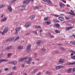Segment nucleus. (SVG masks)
I'll list each match as a JSON object with an SVG mask.
<instances>
[{"label":"nucleus","instance_id":"f257e3e1","mask_svg":"<svg viewBox=\"0 0 75 75\" xmlns=\"http://www.w3.org/2000/svg\"><path fill=\"white\" fill-rule=\"evenodd\" d=\"M28 59V61L26 62V64H29L31 62V57H25L23 58H21L19 60V62H21L22 61H23L24 60H26V59Z\"/></svg>","mask_w":75,"mask_h":75},{"label":"nucleus","instance_id":"bf43d9fd","mask_svg":"<svg viewBox=\"0 0 75 75\" xmlns=\"http://www.w3.org/2000/svg\"><path fill=\"white\" fill-rule=\"evenodd\" d=\"M3 55V53H2L1 54V56Z\"/></svg>","mask_w":75,"mask_h":75},{"label":"nucleus","instance_id":"393cba45","mask_svg":"<svg viewBox=\"0 0 75 75\" xmlns=\"http://www.w3.org/2000/svg\"><path fill=\"white\" fill-rule=\"evenodd\" d=\"M17 63V62L16 61H14L12 62V64H13V65H15Z\"/></svg>","mask_w":75,"mask_h":75},{"label":"nucleus","instance_id":"a878e982","mask_svg":"<svg viewBox=\"0 0 75 75\" xmlns=\"http://www.w3.org/2000/svg\"><path fill=\"white\" fill-rule=\"evenodd\" d=\"M71 58L72 59H75V55L71 56Z\"/></svg>","mask_w":75,"mask_h":75},{"label":"nucleus","instance_id":"680f3d73","mask_svg":"<svg viewBox=\"0 0 75 75\" xmlns=\"http://www.w3.org/2000/svg\"><path fill=\"white\" fill-rule=\"evenodd\" d=\"M23 7L24 8H25V6L23 5Z\"/></svg>","mask_w":75,"mask_h":75},{"label":"nucleus","instance_id":"72a5a7b5","mask_svg":"<svg viewBox=\"0 0 75 75\" xmlns=\"http://www.w3.org/2000/svg\"><path fill=\"white\" fill-rule=\"evenodd\" d=\"M4 7V6L3 5H0V8H2Z\"/></svg>","mask_w":75,"mask_h":75},{"label":"nucleus","instance_id":"774afa93","mask_svg":"<svg viewBox=\"0 0 75 75\" xmlns=\"http://www.w3.org/2000/svg\"><path fill=\"white\" fill-rule=\"evenodd\" d=\"M24 75H27V74L25 73L24 74Z\"/></svg>","mask_w":75,"mask_h":75},{"label":"nucleus","instance_id":"473e14b6","mask_svg":"<svg viewBox=\"0 0 75 75\" xmlns=\"http://www.w3.org/2000/svg\"><path fill=\"white\" fill-rule=\"evenodd\" d=\"M18 39H19V37L18 36L14 40V41H16V40H18Z\"/></svg>","mask_w":75,"mask_h":75},{"label":"nucleus","instance_id":"f3484780","mask_svg":"<svg viewBox=\"0 0 75 75\" xmlns=\"http://www.w3.org/2000/svg\"><path fill=\"white\" fill-rule=\"evenodd\" d=\"M8 9L10 11H12V8L10 6H8Z\"/></svg>","mask_w":75,"mask_h":75},{"label":"nucleus","instance_id":"69168bd1","mask_svg":"<svg viewBox=\"0 0 75 75\" xmlns=\"http://www.w3.org/2000/svg\"><path fill=\"white\" fill-rule=\"evenodd\" d=\"M73 45H75V42H73Z\"/></svg>","mask_w":75,"mask_h":75},{"label":"nucleus","instance_id":"37998d69","mask_svg":"<svg viewBox=\"0 0 75 75\" xmlns=\"http://www.w3.org/2000/svg\"><path fill=\"white\" fill-rule=\"evenodd\" d=\"M42 50H43V51H45V49L44 48H43L42 49Z\"/></svg>","mask_w":75,"mask_h":75},{"label":"nucleus","instance_id":"338daca9","mask_svg":"<svg viewBox=\"0 0 75 75\" xmlns=\"http://www.w3.org/2000/svg\"><path fill=\"white\" fill-rule=\"evenodd\" d=\"M42 1H44V2H46V1H45V0H42Z\"/></svg>","mask_w":75,"mask_h":75},{"label":"nucleus","instance_id":"de8ad7c7","mask_svg":"<svg viewBox=\"0 0 75 75\" xmlns=\"http://www.w3.org/2000/svg\"><path fill=\"white\" fill-rule=\"evenodd\" d=\"M70 43V44H71L74 45V42H72V41H71Z\"/></svg>","mask_w":75,"mask_h":75},{"label":"nucleus","instance_id":"9b49d317","mask_svg":"<svg viewBox=\"0 0 75 75\" xmlns=\"http://www.w3.org/2000/svg\"><path fill=\"white\" fill-rule=\"evenodd\" d=\"M67 64L68 65H75V62H74L72 63L68 62L67 63Z\"/></svg>","mask_w":75,"mask_h":75},{"label":"nucleus","instance_id":"ddd939ff","mask_svg":"<svg viewBox=\"0 0 75 75\" xmlns=\"http://www.w3.org/2000/svg\"><path fill=\"white\" fill-rule=\"evenodd\" d=\"M54 26L56 28H59L60 27V25L59 23H57L56 24H54Z\"/></svg>","mask_w":75,"mask_h":75},{"label":"nucleus","instance_id":"13d9d810","mask_svg":"<svg viewBox=\"0 0 75 75\" xmlns=\"http://www.w3.org/2000/svg\"><path fill=\"white\" fill-rule=\"evenodd\" d=\"M46 74H48V71H47L46 73Z\"/></svg>","mask_w":75,"mask_h":75},{"label":"nucleus","instance_id":"0e129e2a","mask_svg":"<svg viewBox=\"0 0 75 75\" xmlns=\"http://www.w3.org/2000/svg\"><path fill=\"white\" fill-rule=\"evenodd\" d=\"M42 30H40V32H42Z\"/></svg>","mask_w":75,"mask_h":75},{"label":"nucleus","instance_id":"4d7b16f0","mask_svg":"<svg viewBox=\"0 0 75 75\" xmlns=\"http://www.w3.org/2000/svg\"><path fill=\"white\" fill-rule=\"evenodd\" d=\"M72 36L74 37V38H75V35L74 34L72 35Z\"/></svg>","mask_w":75,"mask_h":75},{"label":"nucleus","instance_id":"79ce46f5","mask_svg":"<svg viewBox=\"0 0 75 75\" xmlns=\"http://www.w3.org/2000/svg\"><path fill=\"white\" fill-rule=\"evenodd\" d=\"M4 71H8V68H6L4 69Z\"/></svg>","mask_w":75,"mask_h":75},{"label":"nucleus","instance_id":"20e7f679","mask_svg":"<svg viewBox=\"0 0 75 75\" xmlns=\"http://www.w3.org/2000/svg\"><path fill=\"white\" fill-rule=\"evenodd\" d=\"M31 25V23L28 22L26 23V24L25 25V28L27 27H30V25Z\"/></svg>","mask_w":75,"mask_h":75},{"label":"nucleus","instance_id":"a18cd8bd","mask_svg":"<svg viewBox=\"0 0 75 75\" xmlns=\"http://www.w3.org/2000/svg\"><path fill=\"white\" fill-rule=\"evenodd\" d=\"M8 64H13V62H8Z\"/></svg>","mask_w":75,"mask_h":75},{"label":"nucleus","instance_id":"58836bf2","mask_svg":"<svg viewBox=\"0 0 75 75\" xmlns=\"http://www.w3.org/2000/svg\"><path fill=\"white\" fill-rule=\"evenodd\" d=\"M50 37H51V38H54V36L52 35H50Z\"/></svg>","mask_w":75,"mask_h":75},{"label":"nucleus","instance_id":"49530a36","mask_svg":"<svg viewBox=\"0 0 75 75\" xmlns=\"http://www.w3.org/2000/svg\"><path fill=\"white\" fill-rule=\"evenodd\" d=\"M62 1L63 3H66V1H64V0H62Z\"/></svg>","mask_w":75,"mask_h":75},{"label":"nucleus","instance_id":"c85d7f7f","mask_svg":"<svg viewBox=\"0 0 75 75\" xmlns=\"http://www.w3.org/2000/svg\"><path fill=\"white\" fill-rule=\"evenodd\" d=\"M33 9L34 10H36V9L38 10L39 9V8L38 6H36V7L33 8Z\"/></svg>","mask_w":75,"mask_h":75},{"label":"nucleus","instance_id":"864d4df0","mask_svg":"<svg viewBox=\"0 0 75 75\" xmlns=\"http://www.w3.org/2000/svg\"><path fill=\"white\" fill-rule=\"evenodd\" d=\"M30 33H28L26 34V35H30Z\"/></svg>","mask_w":75,"mask_h":75},{"label":"nucleus","instance_id":"7c9ffc66","mask_svg":"<svg viewBox=\"0 0 75 75\" xmlns=\"http://www.w3.org/2000/svg\"><path fill=\"white\" fill-rule=\"evenodd\" d=\"M60 68H65V66L63 65H60Z\"/></svg>","mask_w":75,"mask_h":75},{"label":"nucleus","instance_id":"6e6d98bb","mask_svg":"<svg viewBox=\"0 0 75 75\" xmlns=\"http://www.w3.org/2000/svg\"><path fill=\"white\" fill-rule=\"evenodd\" d=\"M21 66H22V67H24V64H22Z\"/></svg>","mask_w":75,"mask_h":75},{"label":"nucleus","instance_id":"bb28decb","mask_svg":"<svg viewBox=\"0 0 75 75\" xmlns=\"http://www.w3.org/2000/svg\"><path fill=\"white\" fill-rule=\"evenodd\" d=\"M19 30H20V28H18V27L16 28L15 29V30L16 31H18Z\"/></svg>","mask_w":75,"mask_h":75},{"label":"nucleus","instance_id":"5fc2aeb1","mask_svg":"<svg viewBox=\"0 0 75 75\" xmlns=\"http://www.w3.org/2000/svg\"><path fill=\"white\" fill-rule=\"evenodd\" d=\"M71 56H73V55H74V53H71L70 54Z\"/></svg>","mask_w":75,"mask_h":75},{"label":"nucleus","instance_id":"4c0bfd02","mask_svg":"<svg viewBox=\"0 0 75 75\" xmlns=\"http://www.w3.org/2000/svg\"><path fill=\"white\" fill-rule=\"evenodd\" d=\"M60 49H61V50H63L64 51V50H65V49L63 47H60Z\"/></svg>","mask_w":75,"mask_h":75},{"label":"nucleus","instance_id":"dca6fc26","mask_svg":"<svg viewBox=\"0 0 75 75\" xmlns=\"http://www.w3.org/2000/svg\"><path fill=\"white\" fill-rule=\"evenodd\" d=\"M35 18V16L34 15H31L30 17V18L31 20H33Z\"/></svg>","mask_w":75,"mask_h":75},{"label":"nucleus","instance_id":"aec40b11","mask_svg":"<svg viewBox=\"0 0 75 75\" xmlns=\"http://www.w3.org/2000/svg\"><path fill=\"white\" fill-rule=\"evenodd\" d=\"M23 47L22 46H19L18 47V49H19V50H21L23 49Z\"/></svg>","mask_w":75,"mask_h":75},{"label":"nucleus","instance_id":"052dcab7","mask_svg":"<svg viewBox=\"0 0 75 75\" xmlns=\"http://www.w3.org/2000/svg\"><path fill=\"white\" fill-rule=\"evenodd\" d=\"M18 34V32H17V31H16V33H15V34L16 35L17 34Z\"/></svg>","mask_w":75,"mask_h":75},{"label":"nucleus","instance_id":"4be33fe9","mask_svg":"<svg viewBox=\"0 0 75 75\" xmlns=\"http://www.w3.org/2000/svg\"><path fill=\"white\" fill-rule=\"evenodd\" d=\"M40 28L41 29V28L40 26H35V28L36 29V28Z\"/></svg>","mask_w":75,"mask_h":75},{"label":"nucleus","instance_id":"b1692460","mask_svg":"<svg viewBox=\"0 0 75 75\" xmlns=\"http://www.w3.org/2000/svg\"><path fill=\"white\" fill-rule=\"evenodd\" d=\"M55 32L57 34H58V33H61V31L60 30H55Z\"/></svg>","mask_w":75,"mask_h":75},{"label":"nucleus","instance_id":"09e8293b","mask_svg":"<svg viewBox=\"0 0 75 75\" xmlns=\"http://www.w3.org/2000/svg\"><path fill=\"white\" fill-rule=\"evenodd\" d=\"M16 69V67L15 66L13 67V69Z\"/></svg>","mask_w":75,"mask_h":75},{"label":"nucleus","instance_id":"39448f33","mask_svg":"<svg viewBox=\"0 0 75 75\" xmlns=\"http://www.w3.org/2000/svg\"><path fill=\"white\" fill-rule=\"evenodd\" d=\"M71 12H69L68 13V14H71V15H72V16H75V14H74V11L73 10H71Z\"/></svg>","mask_w":75,"mask_h":75},{"label":"nucleus","instance_id":"423d86ee","mask_svg":"<svg viewBox=\"0 0 75 75\" xmlns=\"http://www.w3.org/2000/svg\"><path fill=\"white\" fill-rule=\"evenodd\" d=\"M73 28V27L72 26H70L69 27H67L66 28L65 30L66 31H69V30H71V29H72Z\"/></svg>","mask_w":75,"mask_h":75},{"label":"nucleus","instance_id":"3c124183","mask_svg":"<svg viewBox=\"0 0 75 75\" xmlns=\"http://www.w3.org/2000/svg\"><path fill=\"white\" fill-rule=\"evenodd\" d=\"M73 72H75V68H74L73 69Z\"/></svg>","mask_w":75,"mask_h":75},{"label":"nucleus","instance_id":"e433bc0d","mask_svg":"<svg viewBox=\"0 0 75 75\" xmlns=\"http://www.w3.org/2000/svg\"><path fill=\"white\" fill-rule=\"evenodd\" d=\"M54 52H55V54H58V53H59V51H54Z\"/></svg>","mask_w":75,"mask_h":75},{"label":"nucleus","instance_id":"1a4fd4ad","mask_svg":"<svg viewBox=\"0 0 75 75\" xmlns=\"http://www.w3.org/2000/svg\"><path fill=\"white\" fill-rule=\"evenodd\" d=\"M14 39V37H12L10 39H8L6 40V42H8V41H12V40H13Z\"/></svg>","mask_w":75,"mask_h":75},{"label":"nucleus","instance_id":"a211bd4d","mask_svg":"<svg viewBox=\"0 0 75 75\" xmlns=\"http://www.w3.org/2000/svg\"><path fill=\"white\" fill-rule=\"evenodd\" d=\"M60 68H61L60 65H59V66H57L56 67L55 69L56 70H58V69H59Z\"/></svg>","mask_w":75,"mask_h":75},{"label":"nucleus","instance_id":"7ed1b4c3","mask_svg":"<svg viewBox=\"0 0 75 75\" xmlns=\"http://www.w3.org/2000/svg\"><path fill=\"white\" fill-rule=\"evenodd\" d=\"M32 1L33 2L34 1V0H27L26 1H23V3L24 4H28L30 1Z\"/></svg>","mask_w":75,"mask_h":75},{"label":"nucleus","instance_id":"4468645a","mask_svg":"<svg viewBox=\"0 0 75 75\" xmlns=\"http://www.w3.org/2000/svg\"><path fill=\"white\" fill-rule=\"evenodd\" d=\"M8 61V60H6V59H0V62H6V61Z\"/></svg>","mask_w":75,"mask_h":75},{"label":"nucleus","instance_id":"412c9836","mask_svg":"<svg viewBox=\"0 0 75 75\" xmlns=\"http://www.w3.org/2000/svg\"><path fill=\"white\" fill-rule=\"evenodd\" d=\"M41 42V40H38L37 41L36 43H37V44L38 45V44H40V42Z\"/></svg>","mask_w":75,"mask_h":75},{"label":"nucleus","instance_id":"603ef678","mask_svg":"<svg viewBox=\"0 0 75 75\" xmlns=\"http://www.w3.org/2000/svg\"><path fill=\"white\" fill-rule=\"evenodd\" d=\"M71 52H73L74 54H75V51H71Z\"/></svg>","mask_w":75,"mask_h":75},{"label":"nucleus","instance_id":"f704fd0d","mask_svg":"<svg viewBox=\"0 0 75 75\" xmlns=\"http://www.w3.org/2000/svg\"><path fill=\"white\" fill-rule=\"evenodd\" d=\"M48 20V17H46L44 18V20L45 21H47Z\"/></svg>","mask_w":75,"mask_h":75},{"label":"nucleus","instance_id":"a19ab883","mask_svg":"<svg viewBox=\"0 0 75 75\" xmlns=\"http://www.w3.org/2000/svg\"><path fill=\"white\" fill-rule=\"evenodd\" d=\"M46 23H47V24H51V22H46Z\"/></svg>","mask_w":75,"mask_h":75},{"label":"nucleus","instance_id":"ea45409f","mask_svg":"<svg viewBox=\"0 0 75 75\" xmlns=\"http://www.w3.org/2000/svg\"><path fill=\"white\" fill-rule=\"evenodd\" d=\"M65 18L66 20H69L70 18L67 16H65Z\"/></svg>","mask_w":75,"mask_h":75},{"label":"nucleus","instance_id":"cd10ccee","mask_svg":"<svg viewBox=\"0 0 75 75\" xmlns=\"http://www.w3.org/2000/svg\"><path fill=\"white\" fill-rule=\"evenodd\" d=\"M72 70L71 69H70L69 70L67 71L68 73H71V71Z\"/></svg>","mask_w":75,"mask_h":75},{"label":"nucleus","instance_id":"2f4dec72","mask_svg":"<svg viewBox=\"0 0 75 75\" xmlns=\"http://www.w3.org/2000/svg\"><path fill=\"white\" fill-rule=\"evenodd\" d=\"M47 2L48 3H51V1H50V0H46Z\"/></svg>","mask_w":75,"mask_h":75},{"label":"nucleus","instance_id":"c9c22d12","mask_svg":"<svg viewBox=\"0 0 75 75\" xmlns=\"http://www.w3.org/2000/svg\"><path fill=\"white\" fill-rule=\"evenodd\" d=\"M37 70H38V69H36L33 70V73H34V72H37Z\"/></svg>","mask_w":75,"mask_h":75},{"label":"nucleus","instance_id":"9d476101","mask_svg":"<svg viewBox=\"0 0 75 75\" xmlns=\"http://www.w3.org/2000/svg\"><path fill=\"white\" fill-rule=\"evenodd\" d=\"M59 20L61 21H64V17H60L58 18Z\"/></svg>","mask_w":75,"mask_h":75},{"label":"nucleus","instance_id":"0eeeda50","mask_svg":"<svg viewBox=\"0 0 75 75\" xmlns=\"http://www.w3.org/2000/svg\"><path fill=\"white\" fill-rule=\"evenodd\" d=\"M30 48H31V45H29L27 46L26 49V51L28 52V51H29L30 50Z\"/></svg>","mask_w":75,"mask_h":75},{"label":"nucleus","instance_id":"2eb2a0df","mask_svg":"<svg viewBox=\"0 0 75 75\" xmlns=\"http://www.w3.org/2000/svg\"><path fill=\"white\" fill-rule=\"evenodd\" d=\"M60 63H64V60L63 59H60L59 61Z\"/></svg>","mask_w":75,"mask_h":75},{"label":"nucleus","instance_id":"6e6552de","mask_svg":"<svg viewBox=\"0 0 75 75\" xmlns=\"http://www.w3.org/2000/svg\"><path fill=\"white\" fill-rule=\"evenodd\" d=\"M59 5L61 8H62V7L64 8L65 7V4L62 3H60Z\"/></svg>","mask_w":75,"mask_h":75},{"label":"nucleus","instance_id":"c03bdc74","mask_svg":"<svg viewBox=\"0 0 75 75\" xmlns=\"http://www.w3.org/2000/svg\"><path fill=\"white\" fill-rule=\"evenodd\" d=\"M54 16L56 17H59V15H55Z\"/></svg>","mask_w":75,"mask_h":75},{"label":"nucleus","instance_id":"f03ea898","mask_svg":"<svg viewBox=\"0 0 75 75\" xmlns=\"http://www.w3.org/2000/svg\"><path fill=\"white\" fill-rule=\"evenodd\" d=\"M8 28H6L4 29L2 33L0 31V33H1V34H2V35L6 33L8 31Z\"/></svg>","mask_w":75,"mask_h":75},{"label":"nucleus","instance_id":"f8f14e48","mask_svg":"<svg viewBox=\"0 0 75 75\" xmlns=\"http://www.w3.org/2000/svg\"><path fill=\"white\" fill-rule=\"evenodd\" d=\"M6 20H7V18L6 17H4L1 20V22H3V21H6Z\"/></svg>","mask_w":75,"mask_h":75},{"label":"nucleus","instance_id":"c756f323","mask_svg":"<svg viewBox=\"0 0 75 75\" xmlns=\"http://www.w3.org/2000/svg\"><path fill=\"white\" fill-rule=\"evenodd\" d=\"M12 54H13L12 53H8L7 54L8 57H10L11 55H12Z\"/></svg>","mask_w":75,"mask_h":75},{"label":"nucleus","instance_id":"e2e57ef3","mask_svg":"<svg viewBox=\"0 0 75 75\" xmlns=\"http://www.w3.org/2000/svg\"><path fill=\"white\" fill-rule=\"evenodd\" d=\"M58 45H61V44H58Z\"/></svg>","mask_w":75,"mask_h":75},{"label":"nucleus","instance_id":"6ab92c4d","mask_svg":"<svg viewBox=\"0 0 75 75\" xmlns=\"http://www.w3.org/2000/svg\"><path fill=\"white\" fill-rule=\"evenodd\" d=\"M11 48H13V47L9 46V47H7L6 49V50H10V49H11Z\"/></svg>","mask_w":75,"mask_h":75},{"label":"nucleus","instance_id":"8fccbe9b","mask_svg":"<svg viewBox=\"0 0 75 75\" xmlns=\"http://www.w3.org/2000/svg\"><path fill=\"white\" fill-rule=\"evenodd\" d=\"M17 0H13V1H12V3H13L14 2V1H16Z\"/></svg>","mask_w":75,"mask_h":75},{"label":"nucleus","instance_id":"5701e85b","mask_svg":"<svg viewBox=\"0 0 75 75\" xmlns=\"http://www.w3.org/2000/svg\"><path fill=\"white\" fill-rule=\"evenodd\" d=\"M32 33H35V35H38V34H37V32L35 31H32Z\"/></svg>","mask_w":75,"mask_h":75}]
</instances>
